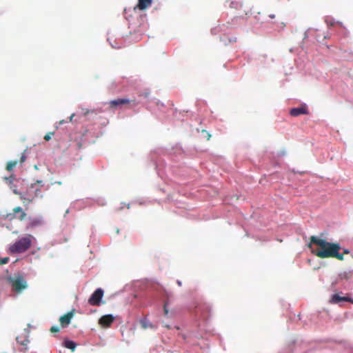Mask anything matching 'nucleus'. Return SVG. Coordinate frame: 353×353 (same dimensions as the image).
Segmentation results:
<instances>
[{"mask_svg": "<svg viewBox=\"0 0 353 353\" xmlns=\"http://www.w3.org/2000/svg\"><path fill=\"white\" fill-rule=\"evenodd\" d=\"M307 247L313 254L321 259L335 258L343 261V254H340L341 245L337 243H330L325 239L312 236Z\"/></svg>", "mask_w": 353, "mask_h": 353, "instance_id": "1", "label": "nucleus"}, {"mask_svg": "<svg viewBox=\"0 0 353 353\" xmlns=\"http://www.w3.org/2000/svg\"><path fill=\"white\" fill-rule=\"evenodd\" d=\"M32 245V236L28 235L21 238L9 248L11 254L23 253L27 251Z\"/></svg>", "mask_w": 353, "mask_h": 353, "instance_id": "2", "label": "nucleus"}, {"mask_svg": "<svg viewBox=\"0 0 353 353\" xmlns=\"http://www.w3.org/2000/svg\"><path fill=\"white\" fill-rule=\"evenodd\" d=\"M10 281L12 283L13 290L17 292H19L27 288V283L21 276H17L14 279L10 278Z\"/></svg>", "mask_w": 353, "mask_h": 353, "instance_id": "3", "label": "nucleus"}, {"mask_svg": "<svg viewBox=\"0 0 353 353\" xmlns=\"http://www.w3.org/2000/svg\"><path fill=\"white\" fill-rule=\"evenodd\" d=\"M103 296V290L101 288L97 289L88 299V303L91 305H99Z\"/></svg>", "mask_w": 353, "mask_h": 353, "instance_id": "4", "label": "nucleus"}, {"mask_svg": "<svg viewBox=\"0 0 353 353\" xmlns=\"http://www.w3.org/2000/svg\"><path fill=\"white\" fill-rule=\"evenodd\" d=\"M114 317L112 314L102 316L99 320V324L103 327H108L114 322Z\"/></svg>", "mask_w": 353, "mask_h": 353, "instance_id": "5", "label": "nucleus"}, {"mask_svg": "<svg viewBox=\"0 0 353 353\" xmlns=\"http://www.w3.org/2000/svg\"><path fill=\"white\" fill-rule=\"evenodd\" d=\"M74 314V310H72V311L68 312L67 314H64L63 316H61L59 318V322L61 325L63 327H65L68 326L71 321L72 318L73 317Z\"/></svg>", "mask_w": 353, "mask_h": 353, "instance_id": "6", "label": "nucleus"}, {"mask_svg": "<svg viewBox=\"0 0 353 353\" xmlns=\"http://www.w3.org/2000/svg\"><path fill=\"white\" fill-rule=\"evenodd\" d=\"M16 213H20L19 216L17 217V219H19L20 221H23L26 216V214L23 212L21 207H16L13 209V213L8 214L7 215V218L10 221L16 219Z\"/></svg>", "mask_w": 353, "mask_h": 353, "instance_id": "7", "label": "nucleus"}, {"mask_svg": "<svg viewBox=\"0 0 353 353\" xmlns=\"http://www.w3.org/2000/svg\"><path fill=\"white\" fill-rule=\"evenodd\" d=\"M290 114L292 117H298L301 114H308L309 111L305 105H302L298 108H294L290 110Z\"/></svg>", "mask_w": 353, "mask_h": 353, "instance_id": "8", "label": "nucleus"}, {"mask_svg": "<svg viewBox=\"0 0 353 353\" xmlns=\"http://www.w3.org/2000/svg\"><path fill=\"white\" fill-rule=\"evenodd\" d=\"M129 102L130 101L127 99H117L110 101L109 104L110 108H114L119 105L128 104Z\"/></svg>", "mask_w": 353, "mask_h": 353, "instance_id": "9", "label": "nucleus"}, {"mask_svg": "<svg viewBox=\"0 0 353 353\" xmlns=\"http://www.w3.org/2000/svg\"><path fill=\"white\" fill-rule=\"evenodd\" d=\"M43 223V221L42 220V218L41 217H36L30 219V221L28 225V228H33L39 225H41Z\"/></svg>", "mask_w": 353, "mask_h": 353, "instance_id": "10", "label": "nucleus"}, {"mask_svg": "<svg viewBox=\"0 0 353 353\" xmlns=\"http://www.w3.org/2000/svg\"><path fill=\"white\" fill-rule=\"evenodd\" d=\"M152 0H138L137 8L140 10H144L152 4Z\"/></svg>", "mask_w": 353, "mask_h": 353, "instance_id": "11", "label": "nucleus"}, {"mask_svg": "<svg viewBox=\"0 0 353 353\" xmlns=\"http://www.w3.org/2000/svg\"><path fill=\"white\" fill-rule=\"evenodd\" d=\"M20 199L22 200L23 203L25 205H28L34 201V197L32 196H28L26 194H21L20 195Z\"/></svg>", "mask_w": 353, "mask_h": 353, "instance_id": "12", "label": "nucleus"}, {"mask_svg": "<svg viewBox=\"0 0 353 353\" xmlns=\"http://www.w3.org/2000/svg\"><path fill=\"white\" fill-rule=\"evenodd\" d=\"M140 323L143 328L148 329V328H155L156 327L152 324V323L148 320L146 318H144L141 320Z\"/></svg>", "mask_w": 353, "mask_h": 353, "instance_id": "13", "label": "nucleus"}, {"mask_svg": "<svg viewBox=\"0 0 353 353\" xmlns=\"http://www.w3.org/2000/svg\"><path fill=\"white\" fill-rule=\"evenodd\" d=\"M333 303H339L340 301H350V299L345 296H340L338 294H334L332 298Z\"/></svg>", "mask_w": 353, "mask_h": 353, "instance_id": "14", "label": "nucleus"}, {"mask_svg": "<svg viewBox=\"0 0 353 353\" xmlns=\"http://www.w3.org/2000/svg\"><path fill=\"white\" fill-rule=\"evenodd\" d=\"M64 347H65L68 349L71 350L72 352L75 350V348L77 347L76 343L70 340H66L63 343Z\"/></svg>", "mask_w": 353, "mask_h": 353, "instance_id": "15", "label": "nucleus"}, {"mask_svg": "<svg viewBox=\"0 0 353 353\" xmlns=\"http://www.w3.org/2000/svg\"><path fill=\"white\" fill-rule=\"evenodd\" d=\"M17 341L22 345H27V344L29 343V339L26 336H18L17 337Z\"/></svg>", "mask_w": 353, "mask_h": 353, "instance_id": "16", "label": "nucleus"}, {"mask_svg": "<svg viewBox=\"0 0 353 353\" xmlns=\"http://www.w3.org/2000/svg\"><path fill=\"white\" fill-rule=\"evenodd\" d=\"M17 165V161H9L8 163H7V165H6V170L8 171V172H11L12 171V170L14 169V168Z\"/></svg>", "mask_w": 353, "mask_h": 353, "instance_id": "17", "label": "nucleus"}, {"mask_svg": "<svg viewBox=\"0 0 353 353\" xmlns=\"http://www.w3.org/2000/svg\"><path fill=\"white\" fill-rule=\"evenodd\" d=\"M54 132H48L47 133L45 136H44V139L47 141H48L49 140L51 139V137L52 135H54Z\"/></svg>", "mask_w": 353, "mask_h": 353, "instance_id": "18", "label": "nucleus"}, {"mask_svg": "<svg viewBox=\"0 0 353 353\" xmlns=\"http://www.w3.org/2000/svg\"><path fill=\"white\" fill-rule=\"evenodd\" d=\"M9 261V257H4L0 259V265H5Z\"/></svg>", "mask_w": 353, "mask_h": 353, "instance_id": "19", "label": "nucleus"}, {"mask_svg": "<svg viewBox=\"0 0 353 353\" xmlns=\"http://www.w3.org/2000/svg\"><path fill=\"white\" fill-rule=\"evenodd\" d=\"M50 330L52 333H57L60 331V328L57 326H52V327H51Z\"/></svg>", "mask_w": 353, "mask_h": 353, "instance_id": "20", "label": "nucleus"}, {"mask_svg": "<svg viewBox=\"0 0 353 353\" xmlns=\"http://www.w3.org/2000/svg\"><path fill=\"white\" fill-rule=\"evenodd\" d=\"M26 159V157L24 154V152L21 154V159H20V163H23Z\"/></svg>", "mask_w": 353, "mask_h": 353, "instance_id": "21", "label": "nucleus"}, {"mask_svg": "<svg viewBox=\"0 0 353 353\" xmlns=\"http://www.w3.org/2000/svg\"><path fill=\"white\" fill-rule=\"evenodd\" d=\"M5 179L6 181H9L11 183L13 181V179H14V176H10V177H6Z\"/></svg>", "mask_w": 353, "mask_h": 353, "instance_id": "22", "label": "nucleus"}, {"mask_svg": "<svg viewBox=\"0 0 353 353\" xmlns=\"http://www.w3.org/2000/svg\"><path fill=\"white\" fill-rule=\"evenodd\" d=\"M203 132L206 133L207 140H209V139H210V137H211L210 134H209V133H208L207 131H205V130H203Z\"/></svg>", "mask_w": 353, "mask_h": 353, "instance_id": "23", "label": "nucleus"}, {"mask_svg": "<svg viewBox=\"0 0 353 353\" xmlns=\"http://www.w3.org/2000/svg\"><path fill=\"white\" fill-rule=\"evenodd\" d=\"M163 310H164V313L165 315H168V310L167 309V307H166V304L164 305V307H163Z\"/></svg>", "mask_w": 353, "mask_h": 353, "instance_id": "24", "label": "nucleus"}, {"mask_svg": "<svg viewBox=\"0 0 353 353\" xmlns=\"http://www.w3.org/2000/svg\"><path fill=\"white\" fill-rule=\"evenodd\" d=\"M349 253H350V250L348 249H344L343 250V254H347Z\"/></svg>", "mask_w": 353, "mask_h": 353, "instance_id": "25", "label": "nucleus"}, {"mask_svg": "<svg viewBox=\"0 0 353 353\" xmlns=\"http://www.w3.org/2000/svg\"><path fill=\"white\" fill-rule=\"evenodd\" d=\"M74 117V114H72L71 116L70 117V121H72Z\"/></svg>", "mask_w": 353, "mask_h": 353, "instance_id": "26", "label": "nucleus"}, {"mask_svg": "<svg viewBox=\"0 0 353 353\" xmlns=\"http://www.w3.org/2000/svg\"><path fill=\"white\" fill-rule=\"evenodd\" d=\"M177 284L181 286V282L180 281H177Z\"/></svg>", "mask_w": 353, "mask_h": 353, "instance_id": "27", "label": "nucleus"}, {"mask_svg": "<svg viewBox=\"0 0 353 353\" xmlns=\"http://www.w3.org/2000/svg\"><path fill=\"white\" fill-rule=\"evenodd\" d=\"M165 327L168 329H170V326L169 325H165Z\"/></svg>", "mask_w": 353, "mask_h": 353, "instance_id": "28", "label": "nucleus"}, {"mask_svg": "<svg viewBox=\"0 0 353 353\" xmlns=\"http://www.w3.org/2000/svg\"><path fill=\"white\" fill-rule=\"evenodd\" d=\"M88 113H89V110H86V112H85V113H84V115H87Z\"/></svg>", "mask_w": 353, "mask_h": 353, "instance_id": "29", "label": "nucleus"}, {"mask_svg": "<svg viewBox=\"0 0 353 353\" xmlns=\"http://www.w3.org/2000/svg\"><path fill=\"white\" fill-rule=\"evenodd\" d=\"M63 123H64L63 120L59 121V124H63Z\"/></svg>", "mask_w": 353, "mask_h": 353, "instance_id": "30", "label": "nucleus"}]
</instances>
